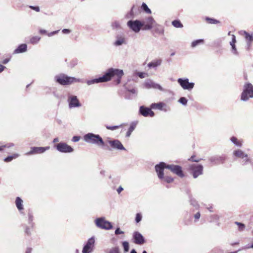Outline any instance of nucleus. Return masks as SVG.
Returning <instances> with one entry per match:
<instances>
[{
  "label": "nucleus",
  "instance_id": "f257e3e1",
  "mask_svg": "<svg viewBox=\"0 0 253 253\" xmlns=\"http://www.w3.org/2000/svg\"><path fill=\"white\" fill-rule=\"evenodd\" d=\"M124 75L123 70L110 68L108 69L102 77L87 80L86 83L88 85L100 83H104L109 81L115 76H116V83L117 84L121 83V79Z\"/></svg>",
  "mask_w": 253,
  "mask_h": 253
},
{
  "label": "nucleus",
  "instance_id": "f03ea898",
  "mask_svg": "<svg viewBox=\"0 0 253 253\" xmlns=\"http://www.w3.org/2000/svg\"><path fill=\"white\" fill-rule=\"evenodd\" d=\"M83 139L85 142L89 144L102 147L105 145L104 141L99 134L89 132L84 135Z\"/></svg>",
  "mask_w": 253,
  "mask_h": 253
},
{
  "label": "nucleus",
  "instance_id": "7ed1b4c3",
  "mask_svg": "<svg viewBox=\"0 0 253 253\" xmlns=\"http://www.w3.org/2000/svg\"><path fill=\"white\" fill-rule=\"evenodd\" d=\"M54 81L62 85H68L75 82H79V79L69 77L64 74H60L54 77Z\"/></svg>",
  "mask_w": 253,
  "mask_h": 253
},
{
  "label": "nucleus",
  "instance_id": "20e7f679",
  "mask_svg": "<svg viewBox=\"0 0 253 253\" xmlns=\"http://www.w3.org/2000/svg\"><path fill=\"white\" fill-rule=\"evenodd\" d=\"M250 98H253V85L250 83H246L241 95V100L247 101Z\"/></svg>",
  "mask_w": 253,
  "mask_h": 253
},
{
  "label": "nucleus",
  "instance_id": "39448f33",
  "mask_svg": "<svg viewBox=\"0 0 253 253\" xmlns=\"http://www.w3.org/2000/svg\"><path fill=\"white\" fill-rule=\"evenodd\" d=\"M141 23L143 25L142 30L145 31L150 30L157 25V23L152 16L146 17L141 21Z\"/></svg>",
  "mask_w": 253,
  "mask_h": 253
},
{
  "label": "nucleus",
  "instance_id": "423d86ee",
  "mask_svg": "<svg viewBox=\"0 0 253 253\" xmlns=\"http://www.w3.org/2000/svg\"><path fill=\"white\" fill-rule=\"evenodd\" d=\"M96 226L100 229L110 230L113 228L112 223L105 219L104 217L97 218L95 220Z\"/></svg>",
  "mask_w": 253,
  "mask_h": 253
},
{
  "label": "nucleus",
  "instance_id": "0eeeda50",
  "mask_svg": "<svg viewBox=\"0 0 253 253\" xmlns=\"http://www.w3.org/2000/svg\"><path fill=\"white\" fill-rule=\"evenodd\" d=\"M127 26L134 32L138 33L141 29H142L143 25L141 21L139 20H130L127 22Z\"/></svg>",
  "mask_w": 253,
  "mask_h": 253
},
{
  "label": "nucleus",
  "instance_id": "6e6552de",
  "mask_svg": "<svg viewBox=\"0 0 253 253\" xmlns=\"http://www.w3.org/2000/svg\"><path fill=\"white\" fill-rule=\"evenodd\" d=\"M190 169L193 178H196L203 173V167L200 164H193L190 166Z\"/></svg>",
  "mask_w": 253,
  "mask_h": 253
},
{
  "label": "nucleus",
  "instance_id": "1a4fd4ad",
  "mask_svg": "<svg viewBox=\"0 0 253 253\" xmlns=\"http://www.w3.org/2000/svg\"><path fill=\"white\" fill-rule=\"evenodd\" d=\"M178 83L185 90H191L194 86V83L189 82L188 78H179L177 80Z\"/></svg>",
  "mask_w": 253,
  "mask_h": 253
},
{
  "label": "nucleus",
  "instance_id": "9d476101",
  "mask_svg": "<svg viewBox=\"0 0 253 253\" xmlns=\"http://www.w3.org/2000/svg\"><path fill=\"white\" fill-rule=\"evenodd\" d=\"M95 247V238L91 237L89 238L86 243L84 246L83 250L88 253H92Z\"/></svg>",
  "mask_w": 253,
  "mask_h": 253
},
{
  "label": "nucleus",
  "instance_id": "9b49d317",
  "mask_svg": "<svg viewBox=\"0 0 253 253\" xmlns=\"http://www.w3.org/2000/svg\"><path fill=\"white\" fill-rule=\"evenodd\" d=\"M69 108L80 107L82 106L78 97L76 95L69 94L67 99Z\"/></svg>",
  "mask_w": 253,
  "mask_h": 253
},
{
  "label": "nucleus",
  "instance_id": "f8f14e48",
  "mask_svg": "<svg viewBox=\"0 0 253 253\" xmlns=\"http://www.w3.org/2000/svg\"><path fill=\"white\" fill-rule=\"evenodd\" d=\"M57 150L61 153H71L73 152V148L65 142H60L55 146Z\"/></svg>",
  "mask_w": 253,
  "mask_h": 253
},
{
  "label": "nucleus",
  "instance_id": "ddd939ff",
  "mask_svg": "<svg viewBox=\"0 0 253 253\" xmlns=\"http://www.w3.org/2000/svg\"><path fill=\"white\" fill-rule=\"evenodd\" d=\"M167 169H169L172 173L175 174L179 177L182 178L184 176V174L182 171L181 166L174 165H168Z\"/></svg>",
  "mask_w": 253,
  "mask_h": 253
},
{
  "label": "nucleus",
  "instance_id": "4468645a",
  "mask_svg": "<svg viewBox=\"0 0 253 253\" xmlns=\"http://www.w3.org/2000/svg\"><path fill=\"white\" fill-rule=\"evenodd\" d=\"M240 34L244 36L247 42L246 49L250 50L253 42V33H250L245 31L240 32Z\"/></svg>",
  "mask_w": 253,
  "mask_h": 253
},
{
  "label": "nucleus",
  "instance_id": "2eb2a0df",
  "mask_svg": "<svg viewBox=\"0 0 253 253\" xmlns=\"http://www.w3.org/2000/svg\"><path fill=\"white\" fill-rule=\"evenodd\" d=\"M49 149V146L47 147H31L30 151L26 153L27 156L42 154Z\"/></svg>",
  "mask_w": 253,
  "mask_h": 253
},
{
  "label": "nucleus",
  "instance_id": "dca6fc26",
  "mask_svg": "<svg viewBox=\"0 0 253 253\" xmlns=\"http://www.w3.org/2000/svg\"><path fill=\"white\" fill-rule=\"evenodd\" d=\"M144 86L147 89H157L162 91L165 90L160 84L154 82L151 80H146L144 83Z\"/></svg>",
  "mask_w": 253,
  "mask_h": 253
},
{
  "label": "nucleus",
  "instance_id": "f3484780",
  "mask_svg": "<svg viewBox=\"0 0 253 253\" xmlns=\"http://www.w3.org/2000/svg\"><path fill=\"white\" fill-rule=\"evenodd\" d=\"M168 165L164 162H160L155 166V170L159 179L162 180L164 178V169H167Z\"/></svg>",
  "mask_w": 253,
  "mask_h": 253
},
{
  "label": "nucleus",
  "instance_id": "a211bd4d",
  "mask_svg": "<svg viewBox=\"0 0 253 253\" xmlns=\"http://www.w3.org/2000/svg\"><path fill=\"white\" fill-rule=\"evenodd\" d=\"M226 159V156L225 155H222L221 156L216 155L212 156L209 160L213 165H218L220 164L224 163Z\"/></svg>",
  "mask_w": 253,
  "mask_h": 253
},
{
  "label": "nucleus",
  "instance_id": "6ab92c4d",
  "mask_svg": "<svg viewBox=\"0 0 253 253\" xmlns=\"http://www.w3.org/2000/svg\"><path fill=\"white\" fill-rule=\"evenodd\" d=\"M139 113L140 115L144 117H151L154 116V113L152 111L151 108L145 107L144 106H141L139 108Z\"/></svg>",
  "mask_w": 253,
  "mask_h": 253
},
{
  "label": "nucleus",
  "instance_id": "aec40b11",
  "mask_svg": "<svg viewBox=\"0 0 253 253\" xmlns=\"http://www.w3.org/2000/svg\"><path fill=\"white\" fill-rule=\"evenodd\" d=\"M108 143L110 144L112 148L120 150H125L126 149L122 144V143L118 139H114L109 140Z\"/></svg>",
  "mask_w": 253,
  "mask_h": 253
},
{
  "label": "nucleus",
  "instance_id": "412c9836",
  "mask_svg": "<svg viewBox=\"0 0 253 253\" xmlns=\"http://www.w3.org/2000/svg\"><path fill=\"white\" fill-rule=\"evenodd\" d=\"M134 243L138 245H142L145 242V240L142 235L137 231L133 233Z\"/></svg>",
  "mask_w": 253,
  "mask_h": 253
},
{
  "label": "nucleus",
  "instance_id": "4be33fe9",
  "mask_svg": "<svg viewBox=\"0 0 253 253\" xmlns=\"http://www.w3.org/2000/svg\"><path fill=\"white\" fill-rule=\"evenodd\" d=\"M116 40L114 42L115 46H118L126 43L125 38L123 35H118L116 36Z\"/></svg>",
  "mask_w": 253,
  "mask_h": 253
},
{
  "label": "nucleus",
  "instance_id": "5701e85b",
  "mask_svg": "<svg viewBox=\"0 0 253 253\" xmlns=\"http://www.w3.org/2000/svg\"><path fill=\"white\" fill-rule=\"evenodd\" d=\"M162 63V60L161 59H157L149 62L147 64V66L150 69L153 68L156 69L158 67L161 65Z\"/></svg>",
  "mask_w": 253,
  "mask_h": 253
},
{
  "label": "nucleus",
  "instance_id": "b1692460",
  "mask_svg": "<svg viewBox=\"0 0 253 253\" xmlns=\"http://www.w3.org/2000/svg\"><path fill=\"white\" fill-rule=\"evenodd\" d=\"M27 46L26 44L23 43L19 45L13 52L14 54L23 53L27 51Z\"/></svg>",
  "mask_w": 253,
  "mask_h": 253
},
{
  "label": "nucleus",
  "instance_id": "393cba45",
  "mask_svg": "<svg viewBox=\"0 0 253 253\" xmlns=\"http://www.w3.org/2000/svg\"><path fill=\"white\" fill-rule=\"evenodd\" d=\"M233 155L237 158L244 159V157H246L247 154L245 153L242 150L237 149L233 151Z\"/></svg>",
  "mask_w": 253,
  "mask_h": 253
},
{
  "label": "nucleus",
  "instance_id": "a878e982",
  "mask_svg": "<svg viewBox=\"0 0 253 253\" xmlns=\"http://www.w3.org/2000/svg\"><path fill=\"white\" fill-rule=\"evenodd\" d=\"M15 204L17 208L19 211L23 210V201L20 197H17L16 198Z\"/></svg>",
  "mask_w": 253,
  "mask_h": 253
},
{
  "label": "nucleus",
  "instance_id": "bb28decb",
  "mask_svg": "<svg viewBox=\"0 0 253 253\" xmlns=\"http://www.w3.org/2000/svg\"><path fill=\"white\" fill-rule=\"evenodd\" d=\"M231 141L236 146L241 147L242 146V141L238 140L237 137L232 136L230 138Z\"/></svg>",
  "mask_w": 253,
  "mask_h": 253
},
{
  "label": "nucleus",
  "instance_id": "cd10ccee",
  "mask_svg": "<svg viewBox=\"0 0 253 253\" xmlns=\"http://www.w3.org/2000/svg\"><path fill=\"white\" fill-rule=\"evenodd\" d=\"M165 106V104L163 102L154 103L151 105V107L153 109H158L160 110H162L163 107Z\"/></svg>",
  "mask_w": 253,
  "mask_h": 253
},
{
  "label": "nucleus",
  "instance_id": "c85d7f7f",
  "mask_svg": "<svg viewBox=\"0 0 253 253\" xmlns=\"http://www.w3.org/2000/svg\"><path fill=\"white\" fill-rule=\"evenodd\" d=\"M242 159V163L243 166H245L248 164H250L252 167L253 168V162H252V160L248 157V154L247 155L246 157H244V159Z\"/></svg>",
  "mask_w": 253,
  "mask_h": 253
},
{
  "label": "nucleus",
  "instance_id": "c756f323",
  "mask_svg": "<svg viewBox=\"0 0 253 253\" xmlns=\"http://www.w3.org/2000/svg\"><path fill=\"white\" fill-rule=\"evenodd\" d=\"M136 126V123L132 122L131 123L130 126L126 133V136L128 137L130 135L132 132L134 130Z\"/></svg>",
  "mask_w": 253,
  "mask_h": 253
},
{
  "label": "nucleus",
  "instance_id": "7c9ffc66",
  "mask_svg": "<svg viewBox=\"0 0 253 253\" xmlns=\"http://www.w3.org/2000/svg\"><path fill=\"white\" fill-rule=\"evenodd\" d=\"M190 202L191 205H192L196 209H198L199 208L200 206L197 201L191 197H190Z\"/></svg>",
  "mask_w": 253,
  "mask_h": 253
},
{
  "label": "nucleus",
  "instance_id": "2f4dec72",
  "mask_svg": "<svg viewBox=\"0 0 253 253\" xmlns=\"http://www.w3.org/2000/svg\"><path fill=\"white\" fill-rule=\"evenodd\" d=\"M34 216L31 212L28 213V223L31 228H33L34 223L33 222Z\"/></svg>",
  "mask_w": 253,
  "mask_h": 253
},
{
  "label": "nucleus",
  "instance_id": "473e14b6",
  "mask_svg": "<svg viewBox=\"0 0 253 253\" xmlns=\"http://www.w3.org/2000/svg\"><path fill=\"white\" fill-rule=\"evenodd\" d=\"M141 9L147 14H151L152 13L151 9L148 7L147 5L145 2L142 3L141 5Z\"/></svg>",
  "mask_w": 253,
  "mask_h": 253
},
{
  "label": "nucleus",
  "instance_id": "72a5a7b5",
  "mask_svg": "<svg viewBox=\"0 0 253 253\" xmlns=\"http://www.w3.org/2000/svg\"><path fill=\"white\" fill-rule=\"evenodd\" d=\"M203 43H204V40H203V39L197 40H195V41H194L193 42H192L191 43V47L194 48L200 44H203Z\"/></svg>",
  "mask_w": 253,
  "mask_h": 253
},
{
  "label": "nucleus",
  "instance_id": "f704fd0d",
  "mask_svg": "<svg viewBox=\"0 0 253 253\" xmlns=\"http://www.w3.org/2000/svg\"><path fill=\"white\" fill-rule=\"evenodd\" d=\"M206 20L210 24H216L219 23V21L216 19L207 17Z\"/></svg>",
  "mask_w": 253,
  "mask_h": 253
},
{
  "label": "nucleus",
  "instance_id": "c9c22d12",
  "mask_svg": "<svg viewBox=\"0 0 253 253\" xmlns=\"http://www.w3.org/2000/svg\"><path fill=\"white\" fill-rule=\"evenodd\" d=\"M19 156V155L17 154H14L13 155L9 156L7 157H6L4 161L5 162H9L11 161L13 159H15L17 158Z\"/></svg>",
  "mask_w": 253,
  "mask_h": 253
},
{
  "label": "nucleus",
  "instance_id": "e433bc0d",
  "mask_svg": "<svg viewBox=\"0 0 253 253\" xmlns=\"http://www.w3.org/2000/svg\"><path fill=\"white\" fill-rule=\"evenodd\" d=\"M172 25L175 28H182L183 25L179 20H175L172 22Z\"/></svg>",
  "mask_w": 253,
  "mask_h": 253
},
{
  "label": "nucleus",
  "instance_id": "4c0bfd02",
  "mask_svg": "<svg viewBox=\"0 0 253 253\" xmlns=\"http://www.w3.org/2000/svg\"><path fill=\"white\" fill-rule=\"evenodd\" d=\"M41 38L38 36H35L33 37L30 39V43L33 44H37L40 41Z\"/></svg>",
  "mask_w": 253,
  "mask_h": 253
},
{
  "label": "nucleus",
  "instance_id": "58836bf2",
  "mask_svg": "<svg viewBox=\"0 0 253 253\" xmlns=\"http://www.w3.org/2000/svg\"><path fill=\"white\" fill-rule=\"evenodd\" d=\"M134 12L132 10H130L126 15V18L127 19H133L135 17Z\"/></svg>",
  "mask_w": 253,
  "mask_h": 253
},
{
  "label": "nucleus",
  "instance_id": "ea45409f",
  "mask_svg": "<svg viewBox=\"0 0 253 253\" xmlns=\"http://www.w3.org/2000/svg\"><path fill=\"white\" fill-rule=\"evenodd\" d=\"M127 91L132 94V96H135L137 93V90L135 88H129L126 87Z\"/></svg>",
  "mask_w": 253,
  "mask_h": 253
},
{
  "label": "nucleus",
  "instance_id": "a19ab883",
  "mask_svg": "<svg viewBox=\"0 0 253 253\" xmlns=\"http://www.w3.org/2000/svg\"><path fill=\"white\" fill-rule=\"evenodd\" d=\"M124 252H127L129 250V244L127 241H124L122 243Z\"/></svg>",
  "mask_w": 253,
  "mask_h": 253
},
{
  "label": "nucleus",
  "instance_id": "79ce46f5",
  "mask_svg": "<svg viewBox=\"0 0 253 253\" xmlns=\"http://www.w3.org/2000/svg\"><path fill=\"white\" fill-rule=\"evenodd\" d=\"M14 146L13 143H9L6 145H0V152L2 151L4 148H9Z\"/></svg>",
  "mask_w": 253,
  "mask_h": 253
},
{
  "label": "nucleus",
  "instance_id": "37998d69",
  "mask_svg": "<svg viewBox=\"0 0 253 253\" xmlns=\"http://www.w3.org/2000/svg\"><path fill=\"white\" fill-rule=\"evenodd\" d=\"M230 45L231 46V47H232V50H231V51L232 52L236 55H238V52L237 50V49H236V45H235V43H230Z\"/></svg>",
  "mask_w": 253,
  "mask_h": 253
},
{
  "label": "nucleus",
  "instance_id": "c03bdc74",
  "mask_svg": "<svg viewBox=\"0 0 253 253\" xmlns=\"http://www.w3.org/2000/svg\"><path fill=\"white\" fill-rule=\"evenodd\" d=\"M178 102L183 105H186L188 100L185 97H181L179 98Z\"/></svg>",
  "mask_w": 253,
  "mask_h": 253
},
{
  "label": "nucleus",
  "instance_id": "a18cd8bd",
  "mask_svg": "<svg viewBox=\"0 0 253 253\" xmlns=\"http://www.w3.org/2000/svg\"><path fill=\"white\" fill-rule=\"evenodd\" d=\"M235 223L238 226L239 230L240 231L244 230L245 226L243 223L237 221H236Z\"/></svg>",
  "mask_w": 253,
  "mask_h": 253
},
{
  "label": "nucleus",
  "instance_id": "49530a36",
  "mask_svg": "<svg viewBox=\"0 0 253 253\" xmlns=\"http://www.w3.org/2000/svg\"><path fill=\"white\" fill-rule=\"evenodd\" d=\"M162 179H164V180L165 181H166V182H167L168 183H171L173 181V178H172L170 176H167L165 177L164 176V178H162Z\"/></svg>",
  "mask_w": 253,
  "mask_h": 253
},
{
  "label": "nucleus",
  "instance_id": "de8ad7c7",
  "mask_svg": "<svg viewBox=\"0 0 253 253\" xmlns=\"http://www.w3.org/2000/svg\"><path fill=\"white\" fill-rule=\"evenodd\" d=\"M120 126H106L105 127L107 129L114 130L116 129H118L120 127Z\"/></svg>",
  "mask_w": 253,
  "mask_h": 253
},
{
  "label": "nucleus",
  "instance_id": "09e8293b",
  "mask_svg": "<svg viewBox=\"0 0 253 253\" xmlns=\"http://www.w3.org/2000/svg\"><path fill=\"white\" fill-rule=\"evenodd\" d=\"M142 219V215L140 213H137L136 214L135 217V222L136 223H139Z\"/></svg>",
  "mask_w": 253,
  "mask_h": 253
},
{
  "label": "nucleus",
  "instance_id": "8fccbe9b",
  "mask_svg": "<svg viewBox=\"0 0 253 253\" xmlns=\"http://www.w3.org/2000/svg\"><path fill=\"white\" fill-rule=\"evenodd\" d=\"M32 228H31V227H30L29 225L28 226H26L25 229V233L28 235H30L31 234V229Z\"/></svg>",
  "mask_w": 253,
  "mask_h": 253
},
{
  "label": "nucleus",
  "instance_id": "3c124183",
  "mask_svg": "<svg viewBox=\"0 0 253 253\" xmlns=\"http://www.w3.org/2000/svg\"><path fill=\"white\" fill-rule=\"evenodd\" d=\"M156 26L157 27V32L160 34H163L164 32V29L163 27L158 24L155 26V27Z\"/></svg>",
  "mask_w": 253,
  "mask_h": 253
},
{
  "label": "nucleus",
  "instance_id": "603ef678",
  "mask_svg": "<svg viewBox=\"0 0 253 253\" xmlns=\"http://www.w3.org/2000/svg\"><path fill=\"white\" fill-rule=\"evenodd\" d=\"M112 26L113 29H118L120 28V25L119 22L115 21L112 23Z\"/></svg>",
  "mask_w": 253,
  "mask_h": 253
},
{
  "label": "nucleus",
  "instance_id": "864d4df0",
  "mask_svg": "<svg viewBox=\"0 0 253 253\" xmlns=\"http://www.w3.org/2000/svg\"><path fill=\"white\" fill-rule=\"evenodd\" d=\"M109 253H119L118 247L113 248L110 250Z\"/></svg>",
  "mask_w": 253,
  "mask_h": 253
},
{
  "label": "nucleus",
  "instance_id": "5fc2aeb1",
  "mask_svg": "<svg viewBox=\"0 0 253 253\" xmlns=\"http://www.w3.org/2000/svg\"><path fill=\"white\" fill-rule=\"evenodd\" d=\"M115 234L116 235H118L119 234H124V232L123 231H121L120 227H117L115 231Z\"/></svg>",
  "mask_w": 253,
  "mask_h": 253
},
{
  "label": "nucleus",
  "instance_id": "6e6d98bb",
  "mask_svg": "<svg viewBox=\"0 0 253 253\" xmlns=\"http://www.w3.org/2000/svg\"><path fill=\"white\" fill-rule=\"evenodd\" d=\"M201 216V214L199 211L197 212L196 214H194V217L195 218V221L197 222L200 218Z\"/></svg>",
  "mask_w": 253,
  "mask_h": 253
},
{
  "label": "nucleus",
  "instance_id": "4d7b16f0",
  "mask_svg": "<svg viewBox=\"0 0 253 253\" xmlns=\"http://www.w3.org/2000/svg\"><path fill=\"white\" fill-rule=\"evenodd\" d=\"M78 64V61L76 59L73 60L70 62V66L74 67Z\"/></svg>",
  "mask_w": 253,
  "mask_h": 253
},
{
  "label": "nucleus",
  "instance_id": "13d9d810",
  "mask_svg": "<svg viewBox=\"0 0 253 253\" xmlns=\"http://www.w3.org/2000/svg\"><path fill=\"white\" fill-rule=\"evenodd\" d=\"M81 137L80 136H74L72 138V141L74 142H78L80 140Z\"/></svg>",
  "mask_w": 253,
  "mask_h": 253
},
{
  "label": "nucleus",
  "instance_id": "bf43d9fd",
  "mask_svg": "<svg viewBox=\"0 0 253 253\" xmlns=\"http://www.w3.org/2000/svg\"><path fill=\"white\" fill-rule=\"evenodd\" d=\"M201 160V159H196L195 158V156H192L190 157V158L189 159V161H191L192 162H200V161Z\"/></svg>",
  "mask_w": 253,
  "mask_h": 253
},
{
  "label": "nucleus",
  "instance_id": "052dcab7",
  "mask_svg": "<svg viewBox=\"0 0 253 253\" xmlns=\"http://www.w3.org/2000/svg\"><path fill=\"white\" fill-rule=\"evenodd\" d=\"M137 75L140 78L143 79L145 77L146 73L143 72H138Z\"/></svg>",
  "mask_w": 253,
  "mask_h": 253
},
{
  "label": "nucleus",
  "instance_id": "680f3d73",
  "mask_svg": "<svg viewBox=\"0 0 253 253\" xmlns=\"http://www.w3.org/2000/svg\"><path fill=\"white\" fill-rule=\"evenodd\" d=\"M30 8L33 10H35L37 12L40 11V7L39 6H30Z\"/></svg>",
  "mask_w": 253,
  "mask_h": 253
},
{
  "label": "nucleus",
  "instance_id": "e2e57ef3",
  "mask_svg": "<svg viewBox=\"0 0 253 253\" xmlns=\"http://www.w3.org/2000/svg\"><path fill=\"white\" fill-rule=\"evenodd\" d=\"M236 42V37L235 36V35H232V41L230 42V43H235Z\"/></svg>",
  "mask_w": 253,
  "mask_h": 253
},
{
  "label": "nucleus",
  "instance_id": "0e129e2a",
  "mask_svg": "<svg viewBox=\"0 0 253 253\" xmlns=\"http://www.w3.org/2000/svg\"><path fill=\"white\" fill-rule=\"evenodd\" d=\"M62 32L63 34H67L70 33L71 32V31H70V30L68 29H64L62 30Z\"/></svg>",
  "mask_w": 253,
  "mask_h": 253
},
{
  "label": "nucleus",
  "instance_id": "69168bd1",
  "mask_svg": "<svg viewBox=\"0 0 253 253\" xmlns=\"http://www.w3.org/2000/svg\"><path fill=\"white\" fill-rule=\"evenodd\" d=\"M58 32H59V30H57V31H55L52 32H51L50 33H48V36L49 37L52 36L54 35L55 34L58 33Z\"/></svg>",
  "mask_w": 253,
  "mask_h": 253
},
{
  "label": "nucleus",
  "instance_id": "338daca9",
  "mask_svg": "<svg viewBox=\"0 0 253 253\" xmlns=\"http://www.w3.org/2000/svg\"><path fill=\"white\" fill-rule=\"evenodd\" d=\"M123 190H124V188L121 186H120L117 189V191L118 194H120Z\"/></svg>",
  "mask_w": 253,
  "mask_h": 253
},
{
  "label": "nucleus",
  "instance_id": "774afa93",
  "mask_svg": "<svg viewBox=\"0 0 253 253\" xmlns=\"http://www.w3.org/2000/svg\"><path fill=\"white\" fill-rule=\"evenodd\" d=\"M5 68H6L5 66L1 64H0V73H1L4 70Z\"/></svg>",
  "mask_w": 253,
  "mask_h": 253
}]
</instances>
